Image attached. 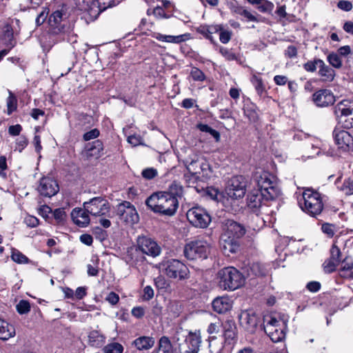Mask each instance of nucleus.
Listing matches in <instances>:
<instances>
[{
	"mask_svg": "<svg viewBox=\"0 0 353 353\" xmlns=\"http://www.w3.org/2000/svg\"><path fill=\"white\" fill-rule=\"evenodd\" d=\"M183 194V187L180 182L174 181L167 190L153 192L145 200V205L153 212L172 216L179 208V199Z\"/></svg>",
	"mask_w": 353,
	"mask_h": 353,
	"instance_id": "obj_1",
	"label": "nucleus"
},
{
	"mask_svg": "<svg viewBox=\"0 0 353 353\" xmlns=\"http://www.w3.org/2000/svg\"><path fill=\"white\" fill-rule=\"evenodd\" d=\"M245 234V228L234 221H228L226 228L221 234L220 246L223 254L230 256L240 250L241 239Z\"/></svg>",
	"mask_w": 353,
	"mask_h": 353,
	"instance_id": "obj_2",
	"label": "nucleus"
},
{
	"mask_svg": "<svg viewBox=\"0 0 353 353\" xmlns=\"http://www.w3.org/2000/svg\"><path fill=\"white\" fill-rule=\"evenodd\" d=\"M216 276L219 287L223 290L234 291L242 287L245 283L243 274L232 266L221 268Z\"/></svg>",
	"mask_w": 353,
	"mask_h": 353,
	"instance_id": "obj_3",
	"label": "nucleus"
},
{
	"mask_svg": "<svg viewBox=\"0 0 353 353\" xmlns=\"http://www.w3.org/2000/svg\"><path fill=\"white\" fill-rule=\"evenodd\" d=\"M298 203L303 212L314 217L320 214L323 209L321 194L310 188L303 191L301 197L298 199Z\"/></svg>",
	"mask_w": 353,
	"mask_h": 353,
	"instance_id": "obj_4",
	"label": "nucleus"
},
{
	"mask_svg": "<svg viewBox=\"0 0 353 353\" xmlns=\"http://www.w3.org/2000/svg\"><path fill=\"white\" fill-rule=\"evenodd\" d=\"M240 325L249 333L254 334L257 329L265 330V314L254 309L243 311L239 316Z\"/></svg>",
	"mask_w": 353,
	"mask_h": 353,
	"instance_id": "obj_5",
	"label": "nucleus"
},
{
	"mask_svg": "<svg viewBox=\"0 0 353 353\" xmlns=\"http://www.w3.org/2000/svg\"><path fill=\"white\" fill-rule=\"evenodd\" d=\"M211 248V244L205 240H193L185 245L183 255L189 261L204 260L210 255Z\"/></svg>",
	"mask_w": 353,
	"mask_h": 353,
	"instance_id": "obj_6",
	"label": "nucleus"
},
{
	"mask_svg": "<svg viewBox=\"0 0 353 353\" xmlns=\"http://www.w3.org/2000/svg\"><path fill=\"white\" fill-rule=\"evenodd\" d=\"M164 274L171 279L183 281L190 279V272L188 267L178 259H168L162 263Z\"/></svg>",
	"mask_w": 353,
	"mask_h": 353,
	"instance_id": "obj_7",
	"label": "nucleus"
},
{
	"mask_svg": "<svg viewBox=\"0 0 353 353\" xmlns=\"http://www.w3.org/2000/svg\"><path fill=\"white\" fill-rule=\"evenodd\" d=\"M70 13L66 4H62L60 8L52 12L48 18L50 30L52 34L64 32L68 23Z\"/></svg>",
	"mask_w": 353,
	"mask_h": 353,
	"instance_id": "obj_8",
	"label": "nucleus"
},
{
	"mask_svg": "<svg viewBox=\"0 0 353 353\" xmlns=\"http://www.w3.org/2000/svg\"><path fill=\"white\" fill-rule=\"evenodd\" d=\"M265 169L262 168H256L253 174V180L256 182L260 193L251 194L248 196V206L254 210L260 208L263 204V200L265 197L263 190H265Z\"/></svg>",
	"mask_w": 353,
	"mask_h": 353,
	"instance_id": "obj_9",
	"label": "nucleus"
},
{
	"mask_svg": "<svg viewBox=\"0 0 353 353\" xmlns=\"http://www.w3.org/2000/svg\"><path fill=\"white\" fill-rule=\"evenodd\" d=\"M338 123L345 128H353V101L343 100L334 107Z\"/></svg>",
	"mask_w": 353,
	"mask_h": 353,
	"instance_id": "obj_10",
	"label": "nucleus"
},
{
	"mask_svg": "<svg viewBox=\"0 0 353 353\" xmlns=\"http://www.w3.org/2000/svg\"><path fill=\"white\" fill-rule=\"evenodd\" d=\"M282 199L283 192L278 178L273 174H266V202H273L278 210Z\"/></svg>",
	"mask_w": 353,
	"mask_h": 353,
	"instance_id": "obj_11",
	"label": "nucleus"
},
{
	"mask_svg": "<svg viewBox=\"0 0 353 353\" xmlns=\"http://www.w3.org/2000/svg\"><path fill=\"white\" fill-rule=\"evenodd\" d=\"M247 185L248 181L244 176H234L228 182L225 193L233 200L242 199L246 193Z\"/></svg>",
	"mask_w": 353,
	"mask_h": 353,
	"instance_id": "obj_12",
	"label": "nucleus"
},
{
	"mask_svg": "<svg viewBox=\"0 0 353 353\" xmlns=\"http://www.w3.org/2000/svg\"><path fill=\"white\" fill-rule=\"evenodd\" d=\"M186 216L192 225L199 228H208L212 221L209 212L205 208L198 205L189 209Z\"/></svg>",
	"mask_w": 353,
	"mask_h": 353,
	"instance_id": "obj_13",
	"label": "nucleus"
},
{
	"mask_svg": "<svg viewBox=\"0 0 353 353\" xmlns=\"http://www.w3.org/2000/svg\"><path fill=\"white\" fill-rule=\"evenodd\" d=\"M83 207L91 215L94 216L106 215L110 210V203L102 196L91 199L88 202L83 203Z\"/></svg>",
	"mask_w": 353,
	"mask_h": 353,
	"instance_id": "obj_14",
	"label": "nucleus"
},
{
	"mask_svg": "<svg viewBox=\"0 0 353 353\" xmlns=\"http://www.w3.org/2000/svg\"><path fill=\"white\" fill-rule=\"evenodd\" d=\"M117 215L127 223L134 224L139 221V214L135 207L130 202L123 201L117 205Z\"/></svg>",
	"mask_w": 353,
	"mask_h": 353,
	"instance_id": "obj_15",
	"label": "nucleus"
},
{
	"mask_svg": "<svg viewBox=\"0 0 353 353\" xmlns=\"http://www.w3.org/2000/svg\"><path fill=\"white\" fill-rule=\"evenodd\" d=\"M202 343L200 330L190 331L184 343L179 345L181 353H198Z\"/></svg>",
	"mask_w": 353,
	"mask_h": 353,
	"instance_id": "obj_16",
	"label": "nucleus"
},
{
	"mask_svg": "<svg viewBox=\"0 0 353 353\" xmlns=\"http://www.w3.org/2000/svg\"><path fill=\"white\" fill-rule=\"evenodd\" d=\"M223 337L226 346L232 348L238 342V329L233 319H228L221 323Z\"/></svg>",
	"mask_w": 353,
	"mask_h": 353,
	"instance_id": "obj_17",
	"label": "nucleus"
},
{
	"mask_svg": "<svg viewBox=\"0 0 353 353\" xmlns=\"http://www.w3.org/2000/svg\"><path fill=\"white\" fill-rule=\"evenodd\" d=\"M137 245L143 254L156 257L161 252V248L152 239L146 236H139L137 239Z\"/></svg>",
	"mask_w": 353,
	"mask_h": 353,
	"instance_id": "obj_18",
	"label": "nucleus"
},
{
	"mask_svg": "<svg viewBox=\"0 0 353 353\" xmlns=\"http://www.w3.org/2000/svg\"><path fill=\"white\" fill-rule=\"evenodd\" d=\"M59 186L57 181L50 176H43L39 180L37 191L43 197H52L57 194Z\"/></svg>",
	"mask_w": 353,
	"mask_h": 353,
	"instance_id": "obj_19",
	"label": "nucleus"
},
{
	"mask_svg": "<svg viewBox=\"0 0 353 353\" xmlns=\"http://www.w3.org/2000/svg\"><path fill=\"white\" fill-rule=\"evenodd\" d=\"M333 136L339 149L348 151L353 148V137L347 131L336 128Z\"/></svg>",
	"mask_w": 353,
	"mask_h": 353,
	"instance_id": "obj_20",
	"label": "nucleus"
},
{
	"mask_svg": "<svg viewBox=\"0 0 353 353\" xmlns=\"http://www.w3.org/2000/svg\"><path fill=\"white\" fill-rule=\"evenodd\" d=\"M312 101L319 107H327L334 103L335 97L331 90L321 89L313 94Z\"/></svg>",
	"mask_w": 353,
	"mask_h": 353,
	"instance_id": "obj_21",
	"label": "nucleus"
},
{
	"mask_svg": "<svg viewBox=\"0 0 353 353\" xmlns=\"http://www.w3.org/2000/svg\"><path fill=\"white\" fill-rule=\"evenodd\" d=\"M103 143L100 139H96L85 145V157L87 160L99 159L103 154Z\"/></svg>",
	"mask_w": 353,
	"mask_h": 353,
	"instance_id": "obj_22",
	"label": "nucleus"
},
{
	"mask_svg": "<svg viewBox=\"0 0 353 353\" xmlns=\"http://www.w3.org/2000/svg\"><path fill=\"white\" fill-rule=\"evenodd\" d=\"M115 5V0H94L88 10L89 14L96 19L100 13Z\"/></svg>",
	"mask_w": 353,
	"mask_h": 353,
	"instance_id": "obj_23",
	"label": "nucleus"
},
{
	"mask_svg": "<svg viewBox=\"0 0 353 353\" xmlns=\"http://www.w3.org/2000/svg\"><path fill=\"white\" fill-rule=\"evenodd\" d=\"M217 24H201L195 28L196 33L202 35L203 38L208 40L211 44L217 46V42L213 37V34L218 33L219 28H217Z\"/></svg>",
	"mask_w": 353,
	"mask_h": 353,
	"instance_id": "obj_24",
	"label": "nucleus"
},
{
	"mask_svg": "<svg viewBox=\"0 0 353 353\" xmlns=\"http://www.w3.org/2000/svg\"><path fill=\"white\" fill-rule=\"evenodd\" d=\"M89 212L84 208H74L71 212V217L74 223L79 227H86L90 221Z\"/></svg>",
	"mask_w": 353,
	"mask_h": 353,
	"instance_id": "obj_25",
	"label": "nucleus"
},
{
	"mask_svg": "<svg viewBox=\"0 0 353 353\" xmlns=\"http://www.w3.org/2000/svg\"><path fill=\"white\" fill-rule=\"evenodd\" d=\"M213 310L219 314H225L232 309V304L230 299L226 296L215 298L212 303Z\"/></svg>",
	"mask_w": 353,
	"mask_h": 353,
	"instance_id": "obj_26",
	"label": "nucleus"
},
{
	"mask_svg": "<svg viewBox=\"0 0 353 353\" xmlns=\"http://www.w3.org/2000/svg\"><path fill=\"white\" fill-rule=\"evenodd\" d=\"M243 110L244 116L248 119L250 122L253 123L258 122L259 119V110L257 106L249 99L244 101Z\"/></svg>",
	"mask_w": 353,
	"mask_h": 353,
	"instance_id": "obj_27",
	"label": "nucleus"
},
{
	"mask_svg": "<svg viewBox=\"0 0 353 353\" xmlns=\"http://www.w3.org/2000/svg\"><path fill=\"white\" fill-rule=\"evenodd\" d=\"M139 249L138 245L135 248H130L128 249L126 254V262L130 265H137L139 262L145 260V256Z\"/></svg>",
	"mask_w": 353,
	"mask_h": 353,
	"instance_id": "obj_28",
	"label": "nucleus"
},
{
	"mask_svg": "<svg viewBox=\"0 0 353 353\" xmlns=\"http://www.w3.org/2000/svg\"><path fill=\"white\" fill-rule=\"evenodd\" d=\"M16 334L14 326L0 318V340L6 341Z\"/></svg>",
	"mask_w": 353,
	"mask_h": 353,
	"instance_id": "obj_29",
	"label": "nucleus"
},
{
	"mask_svg": "<svg viewBox=\"0 0 353 353\" xmlns=\"http://www.w3.org/2000/svg\"><path fill=\"white\" fill-rule=\"evenodd\" d=\"M2 36L6 40L5 46L12 50L17 45V41L14 36L13 27L10 23H6L3 27Z\"/></svg>",
	"mask_w": 353,
	"mask_h": 353,
	"instance_id": "obj_30",
	"label": "nucleus"
},
{
	"mask_svg": "<svg viewBox=\"0 0 353 353\" xmlns=\"http://www.w3.org/2000/svg\"><path fill=\"white\" fill-rule=\"evenodd\" d=\"M154 339L152 336H141L137 338L132 345L140 351L148 350L154 345Z\"/></svg>",
	"mask_w": 353,
	"mask_h": 353,
	"instance_id": "obj_31",
	"label": "nucleus"
},
{
	"mask_svg": "<svg viewBox=\"0 0 353 353\" xmlns=\"http://www.w3.org/2000/svg\"><path fill=\"white\" fill-rule=\"evenodd\" d=\"M232 10L235 14L243 16L248 21H263V17L256 13V15L247 10L244 7L236 5L233 6Z\"/></svg>",
	"mask_w": 353,
	"mask_h": 353,
	"instance_id": "obj_32",
	"label": "nucleus"
},
{
	"mask_svg": "<svg viewBox=\"0 0 353 353\" xmlns=\"http://www.w3.org/2000/svg\"><path fill=\"white\" fill-rule=\"evenodd\" d=\"M88 337V344L92 347H101L105 342V336L98 330H92Z\"/></svg>",
	"mask_w": 353,
	"mask_h": 353,
	"instance_id": "obj_33",
	"label": "nucleus"
},
{
	"mask_svg": "<svg viewBox=\"0 0 353 353\" xmlns=\"http://www.w3.org/2000/svg\"><path fill=\"white\" fill-rule=\"evenodd\" d=\"M320 76L323 78L325 81H332L334 77V70L330 66L325 64L323 61H319Z\"/></svg>",
	"mask_w": 353,
	"mask_h": 353,
	"instance_id": "obj_34",
	"label": "nucleus"
},
{
	"mask_svg": "<svg viewBox=\"0 0 353 353\" xmlns=\"http://www.w3.org/2000/svg\"><path fill=\"white\" fill-rule=\"evenodd\" d=\"M8 97L6 99V110L4 112L8 115H11L14 112L17 110L18 101L15 94L10 90H8Z\"/></svg>",
	"mask_w": 353,
	"mask_h": 353,
	"instance_id": "obj_35",
	"label": "nucleus"
},
{
	"mask_svg": "<svg viewBox=\"0 0 353 353\" xmlns=\"http://www.w3.org/2000/svg\"><path fill=\"white\" fill-rule=\"evenodd\" d=\"M157 353H174L172 344L168 336H163L160 338Z\"/></svg>",
	"mask_w": 353,
	"mask_h": 353,
	"instance_id": "obj_36",
	"label": "nucleus"
},
{
	"mask_svg": "<svg viewBox=\"0 0 353 353\" xmlns=\"http://www.w3.org/2000/svg\"><path fill=\"white\" fill-rule=\"evenodd\" d=\"M286 321L287 320L285 318L284 314L274 312L270 316L268 324L272 327H279L281 325L285 326L286 325Z\"/></svg>",
	"mask_w": 353,
	"mask_h": 353,
	"instance_id": "obj_37",
	"label": "nucleus"
},
{
	"mask_svg": "<svg viewBox=\"0 0 353 353\" xmlns=\"http://www.w3.org/2000/svg\"><path fill=\"white\" fill-rule=\"evenodd\" d=\"M217 28L219 34V41L223 44H227L230 42L232 37V31L229 28H225L223 24H217Z\"/></svg>",
	"mask_w": 353,
	"mask_h": 353,
	"instance_id": "obj_38",
	"label": "nucleus"
},
{
	"mask_svg": "<svg viewBox=\"0 0 353 353\" xmlns=\"http://www.w3.org/2000/svg\"><path fill=\"white\" fill-rule=\"evenodd\" d=\"M219 52L225 58L226 61H239L241 59L239 54L234 53L232 49H228L225 47L220 46L219 48Z\"/></svg>",
	"mask_w": 353,
	"mask_h": 353,
	"instance_id": "obj_39",
	"label": "nucleus"
},
{
	"mask_svg": "<svg viewBox=\"0 0 353 353\" xmlns=\"http://www.w3.org/2000/svg\"><path fill=\"white\" fill-rule=\"evenodd\" d=\"M268 336L273 343L281 342L285 338V333L281 327L269 329Z\"/></svg>",
	"mask_w": 353,
	"mask_h": 353,
	"instance_id": "obj_40",
	"label": "nucleus"
},
{
	"mask_svg": "<svg viewBox=\"0 0 353 353\" xmlns=\"http://www.w3.org/2000/svg\"><path fill=\"white\" fill-rule=\"evenodd\" d=\"M123 346L118 342L109 343L102 349L103 353H123Z\"/></svg>",
	"mask_w": 353,
	"mask_h": 353,
	"instance_id": "obj_41",
	"label": "nucleus"
},
{
	"mask_svg": "<svg viewBox=\"0 0 353 353\" xmlns=\"http://www.w3.org/2000/svg\"><path fill=\"white\" fill-rule=\"evenodd\" d=\"M197 128L203 132L209 133L216 142H219L220 141L221 134L219 132L217 131L216 130L213 129L208 124L199 123L197 125Z\"/></svg>",
	"mask_w": 353,
	"mask_h": 353,
	"instance_id": "obj_42",
	"label": "nucleus"
},
{
	"mask_svg": "<svg viewBox=\"0 0 353 353\" xmlns=\"http://www.w3.org/2000/svg\"><path fill=\"white\" fill-rule=\"evenodd\" d=\"M11 259L13 261L19 264H27L29 263V259L21 252L16 248H12Z\"/></svg>",
	"mask_w": 353,
	"mask_h": 353,
	"instance_id": "obj_43",
	"label": "nucleus"
},
{
	"mask_svg": "<svg viewBox=\"0 0 353 353\" xmlns=\"http://www.w3.org/2000/svg\"><path fill=\"white\" fill-rule=\"evenodd\" d=\"M152 14L157 19H169L173 15L172 10L165 11L161 6H157L153 8Z\"/></svg>",
	"mask_w": 353,
	"mask_h": 353,
	"instance_id": "obj_44",
	"label": "nucleus"
},
{
	"mask_svg": "<svg viewBox=\"0 0 353 353\" xmlns=\"http://www.w3.org/2000/svg\"><path fill=\"white\" fill-rule=\"evenodd\" d=\"M190 76L194 81L203 82L206 79L205 73L195 66H191Z\"/></svg>",
	"mask_w": 353,
	"mask_h": 353,
	"instance_id": "obj_45",
	"label": "nucleus"
},
{
	"mask_svg": "<svg viewBox=\"0 0 353 353\" xmlns=\"http://www.w3.org/2000/svg\"><path fill=\"white\" fill-rule=\"evenodd\" d=\"M250 272L255 276H265L264 265L259 262H253L250 266Z\"/></svg>",
	"mask_w": 353,
	"mask_h": 353,
	"instance_id": "obj_46",
	"label": "nucleus"
},
{
	"mask_svg": "<svg viewBox=\"0 0 353 353\" xmlns=\"http://www.w3.org/2000/svg\"><path fill=\"white\" fill-rule=\"evenodd\" d=\"M166 42L172 43H180L191 39L190 33H185L183 34L172 36V35H166Z\"/></svg>",
	"mask_w": 353,
	"mask_h": 353,
	"instance_id": "obj_47",
	"label": "nucleus"
},
{
	"mask_svg": "<svg viewBox=\"0 0 353 353\" xmlns=\"http://www.w3.org/2000/svg\"><path fill=\"white\" fill-rule=\"evenodd\" d=\"M29 141L26 136L24 134L21 135L15 140L14 151L22 152L23 150L28 146Z\"/></svg>",
	"mask_w": 353,
	"mask_h": 353,
	"instance_id": "obj_48",
	"label": "nucleus"
},
{
	"mask_svg": "<svg viewBox=\"0 0 353 353\" xmlns=\"http://www.w3.org/2000/svg\"><path fill=\"white\" fill-rule=\"evenodd\" d=\"M30 309V302L27 300H21L16 305V310L19 314H28Z\"/></svg>",
	"mask_w": 353,
	"mask_h": 353,
	"instance_id": "obj_49",
	"label": "nucleus"
},
{
	"mask_svg": "<svg viewBox=\"0 0 353 353\" xmlns=\"http://www.w3.org/2000/svg\"><path fill=\"white\" fill-rule=\"evenodd\" d=\"M205 194L208 196L211 199L219 202L223 197L222 193H221L218 189L213 187H207L205 190Z\"/></svg>",
	"mask_w": 353,
	"mask_h": 353,
	"instance_id": "obj_50",
	"label": "nucleus"
},
{
	"mask_svg": "<svg viewBox=\"0 0 353 353\" xmlns=\"http://www.w3.org/2000/svg\"><path fill=\"white\" fill-rule=\"evenodd\" d=\"M339 189L346 195L353 194V178L345 179Z\"/></svg>",
	"mask_w": 353,
	"mask_h": 353,
	"instance_id": "obj_51",
	"label": "nucleus"
},
{
	"mask_svg": "<svg viewBox=\"0 0 353 353\" xmlns=\"http://www.w3.org/2000/svg\"><path fill=\"white\" fill-rule=\"evenodd\" d=\"M339 264V263L337 261H335L334 260H332V259L329 258L326 259L323 263V268L325 273H332L335 271L336 268Z\"/></svg>",
	"mask_w": 353,
	"mask_h": 353,
	"instance_id": "obj_52",
	"label": "nucleus"
},
{
	"mask_svg": "<svg viewBox=\"0 0 353 353\" xmlns=\"http://www.w3.org/2000/svg\"><path fill=\"white\" fill-rule=\"evenodd\" d=\"M79 124L82 126H86V128L90 127L92 125V122L93 121V117L91 115L88 114L87 113H80L78 116Z\"/></svg>",
	"mask_w": 353,
	"mask_h": 353,
	"instance_id": "obj_53",
	"label": "nucleus"
},
{
	"mask_svg": "<svg viewBox=\"0 0 353 353\" xmlns=\"http://www.w3.org/2000/svg\"><path fill=\"white\" fill-rule=\"evenodd\" d=\"M327 61L333 67L339 68L342 65V61L339 55L335 53L330 54L327 56Z\"/></svg>",
	"mask_w": 353,
	"mask_h": 353,
	"instance_id": "obj_54",
	"label": "nucleus"
},
{
	"mask_svg": "<svg viewBox=\"0 0 353 353\" xmlns=\"http://www.w3.org/2000/svg\"><path fill=\"white\" fill-rule=\"evenodd\" d=\"M53 216L58 223L65 221L66 213L63 208H57L53 212Z\"/></svg>",
	"mask_w": 353,
	"mask_h": 353,
	"instance_id": "obj_55",
	"label": "nucleus"
},
{
	"mask_svg": "<svg viewBox=\"0 0 353 353\" xmlns=\"http://www.w3.org/2000/svg\"><path fill=\"white\" fill-rule=\"evenodd\" d=\"M100 136V131L97 128H94L88 132H86L83 135V140L88 141L92 139H97Z\"/></svg>",
	"mask_w": 353,
	"mask_h": 353,
	"instance_id": "obj_56",
	"label": "nucleus"
},
{
	"mask_svg": "<svg viewBox=\"0 0 353 353\" xmlns=\"http://www.w3.org/2000/svg\"><path fill=\"white\" fill-rule=\"evenodd\" d=\"M142 176L148 180H151L158 175L157 169L154 168H148L144 169L141 172Z\"/></svg>",
	"mask_w": 353,
	"mask_h": 353,
	"instance_id": "obj_57",
	"label": "nucleus"
},
{
	"mask_svg": "<svg viewBox=\"0 0 353 353\" xmlns=\"http://www.w3.org/2000/svg\"><path fill=\"white\" fill-rule=\"evenodd\" d=\"M252 82L255 87L257 94L261 96L264 90L263 80L254 75L252 79Z\"/></svg>",
	"mask_w": 353,
	"mask_h": 353,
	"instance_id": "obj_58",
	"label": "nucleus"
},
{
	"mask_svg": "<svg viewBox=\"0 0 353 353\" xmlns=\"http://www.w3.org/2000/svg\"><path fill=\"white\" fill-rule=\"evenodd\" d=\"M352 269L353 259L351 257H345L341 263V272H349Z\"/></svg>",
	"mask_w": 353,
	"mask_h": 353,
	"instance_id": "obj_59",
	"label": "nucleus"
},
{
	"mask_svg": "<svg viewBox=\"0 0 353 353\" xmlns=\"http://www.w3.org/2000/svg\"><path fill=\"white\" fill-rule=\"evenodd\" d=\"M319 61H322L321 59H315L314 61H309L307 63H304L303 68L307 71L313 72L316 70V68H319Z\"/></svg>",
	"mask_w": 353,
	"mask_h": 353,
	"instance_id": "obj_60",
	"label": "nucleus"
},
{
	"mask_svg": "<svg viewBox=\"0 0 353 353\" xmlns=\"http://www.w3.org/2000/svg\"><path fill=\"white\" fill-rule=\"evenodd\" d=\"M24 223L28 228H35L39 224V220L34 216L28 215L24 219Z\"/></svg>",
	"mask_w": 353,
	"mask_h": 353,
	"instance_id": "obj_61",
	"label": "nucleus"
},
{
	"mask_svg": "<svg viewBox=\"0 0 353 353\" xmlns=\"http://www.w3.org/2000/svg\"><path fill=\"white\" fill-rule=\"evenodd\" d=\"M341 250L338 246L333 245L330 249V257L332 260L337 261L339 263L341 261Z\"/></svg>",
	"mask_w": 353,
	"mask_h": 353,
	"instance_id": "obj_62",
	"label": "nucleus"
},
{
	"mask_svg": "<svg viewBox=\"0 0 353 353\" xmlns=\"http://www.w3.org/2000/svg\"><path fill=\"white\" fill-rule=\"evenodd\" d=\"M23 130L22 125L20 124H16L9 126L8 134L12 137H17L20 135V133Z\"/></svg>",
	"mask_w": 353,
	"mask_h": 353,
	"instance_id": "obj_63",
	"label": "nucleus"
},
{
	"mask_svg": "<svg viewBox=\"0 0 353 353\" xmlns=\"http://www.w3.org/2000/svg\"><path fill=\"white\" fill-rule=\"evenodd\" d=\"M105 300L112 305H115L119 301V296L114 292H110L105 297Z\"/></svg>",
	"mask_w": 353,
	"mask_h": 353,
	"instance_id": "obj_64",
	"label": "nucleus"
}]
</instances>
